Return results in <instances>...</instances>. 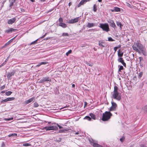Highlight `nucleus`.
Wrapping results in <instances>:
<instances>
[{"label": "nucleus", "instance_id": "1a4fd4ad", "mask_svg": "<svg viewBox=\"0 0 147 147\" xmlns=\"http://www.w3.org/2000/svg\"><path fill=\"white\" fill-rule=\"evenodd\" d=\"M15 72V71H14L11 72H8L7 74L8 79H11V77L14 75Z\"/></svg>", "mask_w": 147, "mask_h": 147}, {"label": "nucleus", "instance_id": "aec40b11", "mask_svg": "<svg viewBox=\"0 0 147 147\" xmlns=\"http://www.w3.org/2000/svg\"><path fill=\"white\" fill-rule=\"evenodd\" d=\"M93 146L94 147H101V146L97 143H93Z\"/></svg>", "mask_w": 147, "mask_h": 147}, {"label": "nucleus", "instance_id": "412c9836", "mask_svg": "<svg viewBox=\"0 0 147 147\" xmlns=\"http://www.w3.org/2000/svg\"><path fill=\"white\" fill-rule=\"evenodd\" d=\"M116 24L117 25L119 26L120 28L121 29V27L123 26L122 24H121V23L120 22H116Z\"/></svg>", "mask_w": 147, "mask_h": 147}, {"label": "nucleus", "instance_id": "6e6d98bb", "mask_svg": "<svg viewBox=\"0 0 147 147\" xmlns=\"http://www.w3.org/2000/svg\"><path fill=\"white\" fill-rule=\"evenodd\" d=\"M41 65V64L40 63H39V64L38 65H37L36 66L37 67H38L40 66Z\"/></svg>", "mask_w": 147, "mask_h": 147}, {"label": "nucleus", "instance_id": "dca6fc26", "mask_svg": "<svg viewBox=\"0 0 147 147\" xmlns=\"http://www.w3.org/2000/svg\"><path fill=\"white\" fill-rule=\"evenodd\" d=\"M95 26L96 25L95 24L88 23L87 25V27L90 28Z\"/></svg>", "mask_w": 147, "mask_h": 147}, {"label": "nucleus", "instance_id": "c03bdc74", "mask_svg": "<svg viewBox=\"0 0 147 147\" xmlns=\"http://www.w3.org/2000/svg\"><path fill=\"white\" fill-rule=\"evenodd\" d=\"M59 21L60 22H63V20L62 18H59Z\"/></svg>", "mask_w": 147, "mask_h": 147}, {"label": "nucleus", "instance_id": "0eeeda50", "mask_svg": "<svg viewBox=\"0 0 147 147\" xmlns=\"http://www.w3.org/2000/svg\"><path fill=\"white\" fill-rule=\"evenodd\" d=\"M80 18L79 17L75 18L73 19L69 20L68 22L69 24H73L78 22Z\"/></svg>", "mask_w": 147, "mask_h": 147}, {"label": "nucleus", "instance_id": "680f3d73", "mask_svg": "<svg viewBox=\"0 0 147 147\" xmlns=\"http://www.w3.org/2000/svg\"><path fill=\"white\" fill-rule=\"evenodd\" d=\"M21 10L22 11H24V10L22 9H21Z\"/></svg>", "mask_w": 147, "mask_h": 147}, {"label": "nucleus", "instance_id": "bf43d9fd", "mask_svg": "<svg viewBox=\"0 0 147 147\" xmlns=\"http://www.w3.org/2000/svg\"><path fill=\"white\" fill-rule=\"evenodd\" d=\"M16 36H15L14 38H13L11 39V41L12 42L14 40V39H15V38H16Z\"/></svg>", "mask_w": 147, "mask_h": 147}, {"label": "nucleus", "instance_id": "393cba45", "mask_svg": "<svg viewBox=\"0 0 147 147\" xmlns=\"http://www.w3.org/2000/svg\"><path fill=\"white\" fill-rule=\"evenodd\" d=\"M93 10L94 12H96L97 10V6L96 4H94L93 5Z\"/></svg>", "mask_w": 147, "mask_h": 147}, {"label": "nucleus", "instance_id": "c9c22d12", "mask_svg": "<svg viewBox=\"0 0 147 147\" xmlns=\"http://www.w3.org/2000/svg\"><path fill=\"white\" fill-rule=\"evenodd\" d=\"M125 139V137H123L120 139V140L121 142H123Z\"/></svg>", "mask_w": 147, "mask_h": 147}, {"label": "nucleus", "instance_id": "4d7b16f0", "mask_svg": "<svg viewBox=\"0 0 147 147\" xmlns=\"http://www.w3.org/2000/svg\"><path fill=\"white\" fill-rule=\"evenodd\" d=\"M5 85H3L1 87V89H3L5 88Z\"/></svg>", "mask_w": 147, "mask_h": 147}, {"label": "nucleus", "instance_id": "e2e57ef3", "mask_svg": "<svg viewBox=\"0 0 147 147\" xmlns=\"http://www.w3.org/2000/svg\"><path fill=\"white\" fill-rule=\"evenodd\" d=\"M87 104V103L86 102H85V106H84V107H85V106H86V105Z\"/></svg>", "mask_w": 147, "mask_h": 147}, {"label": "nucleus", "instance_id": "a18cd8bd", "mask_svg": "<svg viewBox=\"0 0 147 147\" xmlns=\"http://www.w3.org/2000/svg\"><path fill=\"white\" fill-rule=\"evenodd\" d=\"M117 49H118V47H115L114 48V49L115 51V52L116 51Z\"/></svg>", "mask_w": 147, "mask_h": 147}, {"label": "nucleus", "instance_id": "4c0bfd02", "mask_svg": "<svg viewBox=\"0 0 147 147\" xmlns=\"http://www.w3.org/2000/svg\"><path fill=\"white\" fill-rule=\"evenodd\" d=\"M144 109L145 112L147 113V105L144 106Z\"/></svg>", "mask_w": 147, "mask_h": 147}, {"label": "nucleus", "instance_id": "c85d7f7f", "mask_svg": "<svg viewBox=\"0 0 147 147\" xmlns=\"http://www.w3.org/2000/svg\"><path fill=\"white\" fill-rule=\"evenodd\" d=\"M38 40V39H37L35 41L32 42L31 43H30V45H32L34 44H36L37 43V41Z\"/></svg>", "mask_w": 147, "mask_h": 147}, {"label": "nucleus", "instance_id": "de8ad7c7", "mask_svg": "<svg viewBox=\"0 0 147 147\" xmlns=\"http://www.w3.org/2000/svg\"><path fill=\"white\" fill-rule=\"evenodd\" d=\"M7 98H6V99H5L3 100L1 102H2V103H3V102H6L7 101Z\"/></svg>", "mask_w": 147, "mask_h": 147}, {"label": "nucleus", "instance_id": "ddd939ff", "mask_svg": "<svg viewBox=\"0 0 147 147\" xmlns=\"http://www.w3.org/2000/svg\"><path fill=\"white\" fill-rule=\"evenodd\" d=\"M34 100V97H32L30 99L26 100L25 101V103L26 104H27L33 101Z\"/></svg>", "mask_w": 147, "mask_h": 147}, {"label": "nucleus", "instance_id": "473e14b6", "mask_svg": "<svg viewBox=\"0 0 147 147\" xmlns=\"http://www.w3.org/2000/svg\"><path fill=\"white\" fill-rule=\"evenodd\" d=\"M84 119H87L89 121H90L91 120V118L89 116H88L85 117Z\"/></svg>", "mask_w": 147, "mask_h": 147}, {"label": "nucleus", "instance_id": "9d476101", "mask_svg": "<svg viewBox=\"0 0 147 147\" xmlns=\"http://www.w3.org/2000/svg\"><path fill=\"white\" fill-rule=\"evenodd\" d=\"M17 31H18L17 29L12 28H10L9 29L6 30L5 31V32L7 33H9L12 32H15Z\"/></svg>", "mask_w": 147, "mask_h": 147}, {"label": "nucleus", "instance_id": "2f4dec72", "mask_svg": "<svg viewBox=\"0 0 147 147\" xmlns=\"http://www.w3.org/2000/svg\"><path fill=\"white\" fill-rule=\"evenodd\" d=\"M23 145L24 146H30L31 145V144L29 143H26L23 144Z\"/></svg>", "mask_w": 147, "mask_h": 147}, {"label": "nucleus", "instance_id": "f03ea898", "mask_svg": "<svg viewBox=\"0 0 147 147\" xmlns=\"http://www.w3.org/2000/svg\"><path fill=\"white\" fill-rule=\"evenodd\" d=\"M118 89L117 86H114V91L111 93V97L112 99H114L119 101L121 99V96L120 94L118 92Z\"/></svg>", "mask_w": 147, "mask_h": 147}, {"label": "nucleus", "instance_id": "7c9ffc66", "mask_svg": "<svg viewBox=\"0 0 147 147\" xmlns=\"http://www.w3.org/2000/svg\"><path fill=\"white\" fill-rule=\"evenodd\" d=\"M72 51L71 50H69L66 53V55L68 56L71 53Z\"/></svg>", "mask_w": 147, "mask_h": 147}, {"label": "nucleus", "instance_id": "79ce46f5", "mask_svg": "<svg viewBox=\"0 0 147 147\" xmlns=\"http://www.w3.org/2000/svg\"><path fill=\"white\" fill-rule=\"evenodd\" d=\"M6 63L5 61L2 64L0 65V67H2V66L4 65L5 64H6Z\"/></svg>", "mask_w": 147, "mask_h": 147}, {"label": "nucleus", "instance_id": "2eb2a0df", "mask_svg": "<svg viewBox=\"0 0 147 147\" xmlns=\"http://www.w3.org/2000/svg\"><path fill=\"white\" fill-rule=\"evenodd\" d=\"M42 81L44 82L46 81H51V79L48 77H46L42 78Z\"/></svg>", "mask_w": 147, "mask_h": 147}, {"label": "nucleus", "instance_id": "f257e3e1", "mask_svg": "<svg viewBox=\"0 0 147 147\" xmlns=\"http://www.w3.org/2000/svg\"><path fill=\"white\" fill-rule=\"evenodd\" d=\"M132 47L134 50L138 53H140V51H141L143 54H144L145 52L144 48L143 46L140 43H135L132 46Z\"/></svg>", "mask_w": 147, "mask_h": 147}, {"label": "nucleus", "instance_id": "37998d69", "mask_svg": "<svg viewBox=\"0 0 147 147\" xmlns=\"http://www.w3.org/2000/svg\"><path fill=\"white\" fill-rule=\"evenodd\" d=\"M47 62H40V63H41V64L42 65H45V64H47Z\"/></svg>", "mask_w": 147, "mask_h": 147}, {"label": "nucleus", "instance_id": "a878e982", "mask_svg": "<svg viewBox=\"0 0 147 147\" xmlns=\"http://www.w3.org/2000/svg\"><path fill=\"white\" fill-rule=\"evenodd\" d=\"M12 42L11 41V40L9 41L7 43H5L4 45L3 46V47H5L6 46L8 45H9L10 43Z\"/></svg>", "mask_w": 147, "mask_h": 147}, {"label": "nucleus", "instance_id": "f8f14e48", "mask_svg": "<svg viewBox=\"0 0 147 147\" xmlns=\"http://www.w3.org/2000/svg\"><path fill=\"white\" fill-rule=\"evenodd\" d=\"M108 22L110 24L111 26L115 28H116V26L113 21L112 20H109L108 21Z\"/></svg>", "mask_w": 147, "mask_h": 147}, {"label": "nucleus", "instance_id": "ea45409f", "mask_svg": "<svg viewBox=\"0 0 147 147\" xmlns=\"http://www.w3.org/2000/svg\"><path fill=\"white\" fill-rule=\"evenodd\" d=\"M34 106L35 107H37L38 106V105L37 102H35L34 103Z\"/></svg>", "mask_w": 147, "mask_h": 147}, {"label": "nucleus", "instance_id": "69168bd1", "mask_svg": "<svg viewBox=\"0 0 147 147\" xmlns=\"http://www.w3.org/2000/svg\"><path fill=\"white\" fill-rule=\"evenodd\" d=\"M79 134V133L78 132H76L75 133V135H78Z\"/></svg>", "mask_w": 147, "mask_h": 147}, {"label": "nucleus", "instance_id": "338daca9", "mask_svg": "<svg viewBox=\"0 0 147 147\" xmlns=\"http://www.w3.org/2000/svg\"><path fill=\"white\" fill-rule=\"evenodd\" d=\"M71 3L70 2L69 3V4H68L69 5V6H70V5H71Z\"/></svg>", "mask_w": 147, "mask_h": 147}, {"label": "nucleus", "instance_id": "774afa93", "mask_svg": "<svg viewBox=\"0 0 147 147\" xmlns=\"http://www.w3.org/2000/svg\"><path fill=\"white\" fill-rule=\"evenodd\" d=\"M102 0H98V1L99 2H102Z\"/></svg>", "mask_w": 147, "mask_h": 147}, {"label": "nucleus", "instance_id": "f3484780", "mask_svg": "<svg viewBox=\"0 0 147 147\" xmlns=\"http://www.w3.org/2000/svg\"><path fill=\"white\" fill-rule=\"evenodd\" d=\"M98 45L100 46H101L103 47H105L106 46V45L104 42H100V41H99Z\"/></svg>", "mask_w": 147, "mask_h": 147}, {"label": "nucleus", "instance_id": "9b49d317", "mask_svg": "<svg viewBox=\"0 0 147 147\" xmlns=\"http://www.w3.org/2000/svg\"><path fill=\"white\" fill-rule=\"evenodd\" d=\"M117 61L121 63L124 67H126V63L124 62L122 58H119L118 59Z\"/></svg>", "mask_w": 147, "mask_h": 147}, {"label": "nucleus", "instance_id": "58836bf2", "mask_svg": "<svg viewBox=\"0 0 147 147\" xmlns=\"http://www.w3.org/2000/svg\"><path fill=\"white\" fill-rule=\"evenodd\" d=\"M126 5L127 6H128V7H129L130 8H131V5L129 3H126Z\"/></svg>", "mask_w": 147, "mask_h": 147}, {"label": "nucleus", "instance_id": "09e8293b", "mask_svg": "<svg viewBox=\"0 0 147 147\" xmlns=\"http://www.w3.org/2000/svg\"><path fill=\"white\" fill-rule=\"evenodd\" d=\"M9 56H10V55H9V57H8L6 59V60H5V61L6 62H7L8 61V59H9Z\"/></svg>", "mask_w": 147, "mask_h": 147}, {"label": "nucleus", "instance_id": "0e129e2a", "mask_svg": "<svg viewBox=\"0 0 147 147\" xmlns=\"http://www.w3.org/2000/svg\"><path fill=\"white\" fill-rule=\"evenodd\" d=\"M46 35V34H45L44 35H43L42 37L41 38H44L45 36Z\"/></svg>", "mask_w": 147, "mask_h": 147}, {"label": "nucleus", "instance_id": "f704fd0d", "mask_svg": "<svg viewBox=\"0 0 147 147\" xmlns=\"http://www.w3.org/2000/svg\"><path fill=\"white\" fill-rule=\"evenodd\" d=\"M14 2H11L10 4V5H9V7H10V8L9 9H10L11 8V7L13 5V3Z\"/></svg>", "mask_w": 147, "mask_h": 147}, {"label": "nucleus", "instance_id": "6ab92c4d", "mask_svg": "<svg viewBox=\"0 0 147 147\" xmlns=\"http://www.w3.org/2000/svg\"><path fill=\"white\" fill-rule=\"evenodd\" d=\"M118 52V56L120 58H121L123 55V53L120 52V50H119L118 51H117Z\"/></svg>", "mask_w": 147, "mask_h": 147}, {"label": "nucleus", "instance_id": "a211bd4d", "mask_svg": "<svg viewBox=\"0 0 147 147\" xmlns=\"http://www.w3.org/2000/svg\"><path fill=\"white\" fill-rule=\"evenodd\" d=\"M59 26L64 28H65L67 26L65 24L62 22H60L59 24Z\"/></svg>", "mask_w": 147, "mask_h": 147}, {"label": "nucleus", "instance_id": "7ed1b4c3", "mask_svg": "<svg viewBox=\"0 0 147 147\" xmlns=\"http://www.w3.org/2000/svg\"><path fill=\"white\" fill-rule=\"evenodd\" d=\"M112 115V114L110 111L109 112L106 111L105 113L102 114V120L103 121H107L110 119Z\"/></svg>", "mask_w": 147, "mask_h": 147}, {"label": "nucleus", "instance_id": "423d86ee", "mask_svg": "<svg viewBox=\"0 0 147 147\" xmlns=\"http://www.w3.org/2000/svg\"><path fill=\"white\" fill-rule=\"evenodd\" d=\"M111 103L112 106L110 108L109 111H115L117 107V104L113 101H111Z\"/></svg>", "mask_w": 147, "mask_h": 147}, {"label": "nucleus", "instance_id": "bb28decb", "mask_svg": "<svg viewBox=\"0 0 147 147\" xmlns=\"http://www.w3.org/2000/svg\"><path fill=\"white\" fill-rule=\"evenodd\" d=\"M62 36H69V34L67 33H63L62 34Z\"/></svg>", "mask_w": 147, "mask_h": 147}, {"label": "nucleus", "instance_id": "39448f33", "mask_svg": "<svg viewBox=\"0 0 147 147\" xmlns=\"http://www.w3.org/2000/svg\"><path fill=\"white\" fill-rule=\"evenodd\" d=\"M45 129L47 131L50 130H56L58 129L57 126L53 125L51 126H47L43 128Z\"/></svg>", "mask_w": 147, "mask_h": 147}, {"label": "nucleus", "instance_id": "8fccbe9b", "mask_svg": "<svg viewBox=\"0 0 147 147\" xmlns=\"http://www.w3.org/2000/svg\"><path fill=\"white\" fill-rule=\"evenodd\" d=\"M140 147H147L144 144H141L140 145Z\"/></svg>", "mask_w": 147, "mask_h": 147}, {"label": "nucleus", "instance_id": "4468645a", "mask_svg": "<svg viewBox=\"0 0 147 147\" xmlns=\"http://www.w3.org/2000/svg\"><path fill=\"white\" fill-rule=\"evenodd\" d=\"M86 3L85 0H82L77 5L78 7H80L81 5H82Z\"/></svg>", "mask_w": 147, "mask_h": 147}, {"label": "nucleus", "instance_id": "3c124183", "mask_svg": "<svg viewBox=\"0 0 147 147\" xmlns=\"http://www.w3.org/2000/svg\"><path fill=\"white\" fill-rule=\"evenodd\" d=\"M39 82L40 83H43L44 82L43 81H42V79L40 80V81H39Z\"/></svg>", "mask_w": 147, "mask_h": 147}, {"label": "nucleus", "instance_id": "6e6552de", "mask_svg": "<svg viewBox=\"0 0 147 147\" xmlns=\"http://www.w3.org/2000/svg\"><path fill=\"white\" fill-rule=\"evenodd\" d=\"M16 17H14L9 20L7 21V23L9 24H12L15 22L16 21Z\"/></svg>", "mask_w": 147, "mask_h": 147}, {"label": "nucleus", "instance_id": "20e7f679", "mask_svg": "<svg viewBox=\"0 0 147 147\" xmlns=\"http://www.w3.org/2000/svg\"><path fill=\"white\" fill-rule=\"evenodd\" d=\"M99 27L101 28L103 30L108 32L109 30V26L107 23L100 24Z\"/></svg>", "mask_w": 147, "mask_h": 147}, {"label": "nucleus", "instance_id": "864d4df0", "mask_svg": "<svg viewBox=\"0 0 147 147\" xmlns=\"http://www.w3.org/2000/svg\"><path fill=\"white\" fill-rule=\"evenodd\" d=\"M64 130H59V133H62L63 132H64Z\"/></svg>", "mask_w": 147, "mask_h": 147}, {"label": "nucleus", "instance_id": "cd10ccee", "mask_svg": "<svg viewBox=\"0 0 147 147\" xmlns=\"http://www.w3.org/2000/svg\"><path fill=\"white\" fill-rule=\"evenodd\" d=\"M17 135V134L14 133V134H10L9 135H8V136L9 137H10L11 136H16Z\"/></svg>", "mask_w": 147, "mask_h": 147}, {"label": "nucleus", "instance_id": "5701e85b", "mask_svg": "<svg viewBox=\"0 0 147 147\" xmlns=\"http://www.w3.org/2000/svg\"><path fill=\"white\" fill-rule=\"evenodd\" d=\"M90 116L94 119H95L96 118L95 116L93 113H91L90 114Z\"/></svg>", "mask_w": 147, "mask_h": 147}, {"label": "nucleus", "instance_id": "c756f323", "mask_svg": "<svg viewBox=\"0 0 147 147\" xmlns=\"http://www.w3.org/2000/svg\"><path fill=\"white\" fill-rule=\"evenodd\" d=\"M12 92L11 91H8L6 92V94L7 96H9L11 94Z\"/></svg>", "mask_w": 147, "mask_h": 147}, {"label": "nucleus", "instance_id": "13d9d810", "mask_svg": "<svg viewBox=\"0 0 147 147\" xmlns=\"http://www.w3.org/2000/svg\"><path fill=\"white\" fill-rule=\"evenodd\" d=\"M5 146V144L3 142L2 145V146L4 147Z\"/></svg>", "mask_w": 147, "mask_h": 147}, {"label": "nucleus", "instance_id": "603ef678", "mask_svg": "<svg viewBox=\"0 0 147 147\" xmlns=\"http://www.w3.org/2000/svg\"><path fill=\"white\" fill-rule=\"evenodd\" d=\"M87 64L88 65L90 66H92L93 65V64H90L89 63H88Z\"/></svg>", "mask_w": 147, "mask_h": 147}, {"label": "nucleus", "instance_id": "5fc2aeb1", "mask_svg": "<svg viewBox=\"0 0 147 147\" xmlns=\"http://www.w3.org/2000/svg\"><path fill=\"white\" fill-rule=\"evenodd\" d=\"M57 126L59 127V129H61L62 128V127H61V126L59 125L58 124H57Z\"/></svg>", "mask_w": 147, "mask_h": 147}, {"label": "nucleus", "instance_id": "4be33fe9", "mask_svg": "<svg viewBox=\"0 0 147 147\" xmlns=\"http://www.w3.org/2000/svg\"><path fill=\"white\" fill-rule=\"evenodd\" d=\"M120 9L119 8L117 7H115L114 8L113 11L118 12L120 11Z\"/></svg>", "mask_w": 147, "mask_h": 147}, {"label": "nucleus", "instance_id": "b1692460", "mask_svg": "<svg viewBox=\"0 0 147 147\" xmlns=\"http://www.w3.org/2000/svg\"><path fill=\"white\" fill-rule=\"evenodd\" d=\"M7 98V101H10L13 100L15 99V98L14 97H10L8 98Z\"/></svg>", "mask_w": 147, "mask_h": 147}, {"label": "nucleus", "instance_id": "49530a36", "mask_svg": "<svg viewBox=\"0 0 147 147\" xmlns=\"http://www.w3.org/2000/svg\"><path fill=\"white\" fill-rule=\"evenodd\" d=\"M13 119V118L12 117V118H10L7 119H6L5 120L8 121H9V120H12V119Z\"/></svg>", "mask_w": 147, "mask_h": 147}, {"label": "nucleus", "instance_id": "a19ab883", "mask_svg": "<svg viewBox=\"0 0 147 147\" xmlns=\"http://www.w3.org/2000/svg\"><path fill=\"white\" fill-rule=\"evenodd\" d=\"M142 75H143V72H140V73L139 74V77L140 78H141L142 76Z\"/></svg>", "mask_w": 147, "mask_h": 147}, {"label": "nucleus", "instance_id": "e433bc0d", "mask_svg": "<svg viewBox=\"0 0 147 147\" xmlns=\"http://www.w3.org/2000/svg\"><path fill=\"white\" fill-rule=\"evenodd\" d=\"M108 39V40L109 41H114V40L111 37H109Z\"/></svg>", "mask_w": 147, "mask_h": 147}, {"label": "nucleus", "instance_id": "72a5a7b5", "mask_svg": "<svg viewBox=\"0 0 147 147\" xmlns=\"http://www.w3.org/2000/svg\"><path fill=\"white\" fill-rule=\"evenodd\" d=\"M123 67L122 66H121L119 69L118 72H120L121 70L123 69Z\"/></svg>", "mask_w": 147, "mask_h": 147}, {"label": "nucleus", "instance_id": "052dcab7", "mask_svg": "<svg viewBox=\"0 0 147 147\" xmlns=\"http://www.w3.org/2000/svg\"><path fill=\"white\" fill-rule=\"evenodd\" d=\"M75 87V85L74 84H72V87L73 88H74Z\"/></svg>", "mask_w": 147, "mask_h": 147}]
</instances>
